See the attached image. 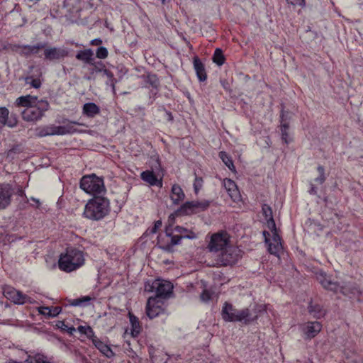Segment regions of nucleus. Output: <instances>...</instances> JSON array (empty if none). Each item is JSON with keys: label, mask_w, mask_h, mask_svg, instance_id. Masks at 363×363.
Instances as JSON below:
<instances>
[{"label": "nucleus", "mask_w": 363, "mask_h": 363, "mask_svg": "<svg viewBox=\"0 0 363 363\" xmlns=\"http://www.w3.org/2000/svg\"><path fill=\"white\" fill-rule=\"evenodd\" d=\"M15 104L18 107L24 108L21 112L22 118L31 123L40 121L50 107L47 100L39 99L29 94L17 98Z\"/></svg>", "instance_id": "f257e3e1"}, {"label": "nucleus", "mask_w": 363, "mask_h": 363, "mask_svg": "<svg viewBox=\"0 0 363 363\" xmlns=\"http://www.w3.org/2000/svg\"><path fill=\"white\" fill-rule=\"evenodd\" d=\"M84 256L82 251L69 248L67 249L65 253L60 255L58 266L62 271L71 272L84 265Z\"/></svg>", "instance_id": "f03ea898"}, {"label": "nucleus", "mask_w": 363, "mask_h": 363, "mask_svg": "<svg viewBox=\"0 0 363 363\" xmlns=\"http://www.w3.org/2000/svg\"><path fill=\"white\" fill-rule=\"evenodd\" d=\"M108 211V200L104 197L95 196L86 203L83 214L86 218L98 220L104 218Z\"/></svg>", "instance_id": "7ed1b4c3"}, {"label": "nucleus", "mask_w": 363, "mask_h": 363, "mask_svg": "<svg viewBox=\"0 0 363 363\" xmlns=\"http://www.w3.org/2000/svg\"><path fill=\"white\" fill-rule=\"evenodd\" d=\"M63 125H55L50 124L47 125L40 126L35 129L36 135L40 138L52 136V135H64L73 134L77 132L75 128L76 125H82V124L77 121H70L68 120L63 121Z\"/></svg>", "instance_id": "20e7f679"}, {"label": "nucleus", "mask_w": 363, "mask_h": 363, "mask_svg": "<svg viewBox=\"0 0 363 363\" xmlns=\"http://www.w3.org/2000/svg\"><path fill=\"white\" fill-rule=\"evenodd\" d=\"M80 188L89 194H98L105 191L102 178L92 174L84 176L80 181Z\"/></svg>", "instance_id": "39448f33"}, {"label": "nucleus", "mask_w": 363, "mask_h": 363, "mask_svg": "<svg viewBox=\"0 0 363 363\" xmlns=\"http://www.w3.org/2000/svg\"><path fill=\"white\" fill-rule=\"evenodd\" d=\"M242 257V251L236 246L228 245L218 256V264L227 266L235 264Z\"/></svg>", "instance_id": "423d86ee"}, {"label": "nucleus", "mask_w": 363, "mask_h": 363, "mask_svg": "<svg viewBox=\"0 0 363 363\" xmlns=\"http://www.w3.org/2000/svg\"><path fill=\"white\" fill-rule=\"evenodd\" d=\"M272 237L270 238V233L267 231L263 232V236L264 237L265 243L267 245V249L270 254L274 255L278 258L284 252V247L281 242V237L277 233V230H271Z\"/></svg>", "instance_id": "0eeeda50"}, {"label": "nucleus", "mask_w": 363, "mask_h": 363, "mask_svg": "<svg viewBox=\"0 0 363 363\" xmlns=\"http://www.w3.org/2000/svg\"><path fill=\"white\" fill-rule=\"evenodd\" d=\"M230 235L226 232H218L211 236L208 248L211 252H222L230 243Z\"/></svg>", "instance_id": "6e6552de"}, {"label": "nucleus", "mask_w": 363, "mask_h": 363, "mask_svg": "<svg viewBox=\"0 0 363 363\" xmlns=\"http://www.w3.org/2000/svg\"><path fill=\"white\" fill-rule=\"evenodd\" d=\"M315 278L325 289L332 291L335 293L340 291L343 294L347 295L346 289L344 287H340L339 284L333 281L331 276L324 271H317L315 272Z\"/></svg>", "instance_id": "1a4fd4ad"}, {"label": "nucleus", "mask_w": 363, "mask_h": 363, "mask_svg": "<svg viewBox=\"0 0 363 363\" xmlns=\"http://www.w3.org/2000/svg\"><path fill=\"white\" fill-rule=\"evenodd\" d=\"M172 284L165 280L156 279L152 281V284H145V290L150 292L155 291L156 293L155 297L157 298L167 296L172 293Z\"/></svg>", "instance_id": "9d476101"}, {"label": "nucleus", "mask_w": 363, "mask_h": 363, "mask_svg": "<svg viewBox=\"0 0 363 363\" xmlns=\"http://www.w3.org/2000/svg\"><path fill=\"white\" fill-rule=\"evenodd\" d=\"M210 206V201L207 200L193 201L184 203L179 208V212L190 215L206 210Z\"/></svg>", "instance_id": "9b49d317"}, {"label": "nucleus", "mask_w": 363, "mask_h": 363, "mask_svg": "<svg viewBox=\"0 0 363 363\" xmlns=\"http://www.w3.org/2000/svg\"><path fill=\"white\" fill-rule=\"evenodd\" d=\"M3 294L6 298L11 300L16 304L33 303L30 297L9 286H6L3 288Z\"/></svg>", "instance_id": "f8f14e48"}, {"label": "nucleus", "mask_w": 363, "mask_h": 363, "mask_svg": "<svg viewBox=\"0 0 363 363\" xmlns=\"http://www.w3.org/2000/svg\"><path fill=\"white\" fill-rule=\"evenodd\" d=\"M164 311V302L157 297L148 298L146 304V315L150 319H153Z\"/></svg>", "instance_id": "ddd939ff"}, {"label": "nucleus", "mask_w": 363, "mask_h": 363, "mask_svg": "<svg viewBox=\"0 0 363 363\" xmlns=\"http://www.w3.org/2000/svg\"><path fill=\"white\" fill-rule=\"evenodd\" d=\"M14 192V189L11 184H0V209H5L11 204Z\"/></svg>", "instance_id": "4468645a"}, {"label": "nucleus", "mask_w": 363, "mask_h": 363, "mask_svg": "<svg viewBox=\"0 0 363 363\" xmlns=\"http://www.w3.org/2000/svg\"><path fill=\"white\" fill-rule=\"evenodd\" d=\"M322 329V325L320 322L313 321L307 322L302 325V332L305 339L311 340L315 337Z\"/></svg>", "instance_id": "2eb2a0df"}, {"label": "nucleus", "mask_w": 363, "mask_h": 363, "mask_svg": "<svg viewBox=\"0 0 363 363\" xmlns=\"http://www.w3.org/2000/svg\"><path fill=\"white\" fill-rule=\"evenodd\" d=\"M44 48L45 45L41 43L35 45H15L13 47V50L17 52L21 55L28 57L31 55L38 53L39 50Z\"/></svg>", "instance_id": "dca6fc26"}, {"label": "nucleus", "mask_w": 363, "mask_h": 363, "mask_svg": "<svg viewBox=\"0 0 363 363\" xmlns=\"http://www.w3.org/2000/svg\"><path fill=\"white\" fill-rule=\"evenodd\" d=\"M223 185L233 201H239L240 200L241 195L234 181L230 179H224L223 180Z\"/></svg>", "instance_id": "f3484780"}, {"label": "nucleus", "mask_w": 363, "mask_h": 363, "mask_svg": "<svg viewBox=\"0 0 363 363\" xmlns=\"http://www.w3.org/2000/svg\"><path fill=\"white\" fill-rule=\"evenodd\" d=\"M17 123L18 120L15 115H11L9 118V109L6 107H0V125L13 128Z\"/></svg>", "instance_id": "a211bd4d"}, {"label": "nucleus", "mask_w": 363, "mask_h": 363, "mask_svg": "<svg viewBox=\"0 0 363 363\" xmlns=\"http://www.w3.org/2000/svg\"><path fill=\"white\" fill-rule=\"evenodd\" d=\"M238 311L231 304L225 302L222 308V318L226 322H237Z\"/></svg>", "instance_id": "6ab92c4d"}, {"label": "nucleus", "mask_w": 363, "mask_h": 363, "mask_svg": "<svg viewBox=\"0 0 363 363\" xmlns=\"http://www.w3.org/2000/svg\"><path fill=\"white\" fill-rule=\"evenodd\" d=\"M45 59L48 60H59L67 55L65 50L57 48H48L44 50Z\"/></svg>", "instance_id": "aec40b11"}, {"label": "nucleus", "mask_w": 363, "mask_h": 363, "mask_svg": "<svg viewBox=\"0 0 363 363\" xmlns=\"http://www.w3.org/2000/svg\"><path fill=\"white\" fill-rule=\"evenodd\" d=\"M196 238V235L194 232H190L189 234L184 235H172V236H171L170 244H167V245H162V246H160V248H162L166 251H171L172 247L174 245H178L182 238L195 239Z\"/></svg>", "instance_id": "412c9836"}, {"label": "nucleus", "mask_w": 363, "mask_h": 363, "mask_svg": "<svg viewBox=\"0 0 363 363\" xmlns=\"http://www.w3.org/2000/svg\"><path fill=\"white\" fill-rule=\"evenodd\" d=\"M141 179L149 184L150 186H162V182L161 179H158L152 171H144L140 174Z\"/></svg>", "instance_id": "4be33fe9"}, {"label": "nucleus", "mask_w": 363, "mask_h": 363, "mask_svg": "<svg viewBox=\"0 0 363 363\" xmlns=\"http://www.w3.org/2000/svg\"><path fill=\"white\" fill-rule=\"evenodd\" d=\"M262 213L267 221V226L270 230H275L276 224L273 218L272 210V208L267 205L264 204L262 208Z\"/></svg>", "instance_id": "5701e85b"}, {"label": "nucleus", "mask_w": 363, "mask_h": 363, "mask_svg": "<svg viewBox=\"0 0 363 363\" xmlns=\"http://www.w3.org/2000/svg\"><path fill=\"white\" fill-rule=\"evenodd\" d=\"M257 319V314L252 315L249 308L239 310L237 322L249 323Z\"/></svg>", "instance_id": "b1692460"}, {"label": "nucleus", "mask_w": 363, "mask_h": 363, "mask_svg": "<svg viewBox=\"0 0 363 363\" xmlns=\"http://www.w3.org/2000/svg\"><path fill=\"white\" fill-rule=\"evenodd\" d=\"M194 67L196 71L197 77L200 82H204L206 80L207 75L205 70L204 65L201 62V60L195 57L194 58Z\"/></svg>", "instance_id": "393cba45"}, {"label": "nucleus", "mask_w": 363, "mask_h": 363, "mask_svg": "<svg viewBox=\"0 0 363 363\" xmlns=\"http://www.w3.org/2000/svg\"><path fill=\"white\" fill-rule=\"evenodd\" d=\"M184 193L178 184H174L172 187L171 199L174 203L178 204L184 199Z\"/></svg>", "instance_id": "a878e982"}, {"label": "nucleus", "mask_w": 363, "mask_h": 363, "mask_svg": "<svg viewBox=\"0 0 363 363\" xmlns=\"http://www.w3.org/2000/svg\"><path fill=\"white\" fill-rule=\"evenodd\" d=\"M99 112V107L94 103H86L83 106V113L88 117L93 118Z\"/></svg>", "instance_id": "bb28decb"}, {"label": "nucleus", "mask_w": 363, "mask_h": 363, "mask_svg": "<svg viewBox=\"0 0 363 363\" xmlns=\"http://www.w3.org/2000/svg\"><path fill=\"white\" fill-rule=\"evenodd\" d=\"M62 311V308L60 307H46L42 306L38 308V312L49 318H54L59 315Z\"/></svg>", "instance_id": "cd10ccee"}, {"label": "nucleus", "mask_w": 363, "mask_h": 363, "mask_svg": "<svg viewBox=\"0 0 363 363\" xmlns=\"http://www.w3.org/2000/svg\"><path fill=\"white\" fill-rule=\"evenodd\" d=\"M93 343L99 350L107 357H111L113 353L111 348L99 339H93Z\"/></svg>", "instance_id": "c85d7f7f"}, {"label": "nucleus", "mask_w": 363, "mask_h": 363, "mask_svg": "<svg viewBox=\"0 0 363 363\" xmlns=\"http://www.w3.org/2000/svg\"><path fill=\"white\" fill-rule=\"evenodd\" d=\"M130 323L131 325V335L133 337L137 336L141 330V327L138 318L131 313H128Z\"/></svg>", "instance_id": "c756f323"}, {"label": "nucleus", "mask_w": 363, "mask_h": 363, "mask_svg": "<svg viewBox=\"0 0 363 363\" xmlns=\"http://www.w3.org/2000/svg\"><path fill=\"white\" fill-rule=\"evenodd\" d=\"M93 52L90 49L81 50L79 51L77 55V59L82 60L88 64H92L93 60Z\"/></svg>", "instance_id": "7c9ffc66"}, {"label": "nucleus", "mask_w": 363, "mask_h": 363, "mask_svg": "<svg viewBox=\"0 0 363 363\" xmlns=\"http://www.w3.org/2000/svg\"><path fill=\"white\" fill-rule=\"evenodd\" d=\"M26 362V363H51L48 357L42 354L29 355Z\"/></svg>", "instance_id": "2f4dec72"}, {"label": "nucleus", "mask_w": 363, "mask_h": 363, "mask_svg": "<svg viewBox=\"0 0 363 363\" xmlns=\"http://www.w3.org/2000/svg\"><path fill=\"white\" fill-rule=\"evenodd\" d=\"M219 157L224 162V164L229 168V169L233 172H235V167L234 166L233 162L231 157L225 152H220L219 153Z\"/></svg>", "instance_id": "473e14b6"}, {"label": "nucleus", "mask_w": 363, "mask_h": 363, "mask_svg": "<svg viewBox=\"0 0 363 363\" xmlns=\"http://www.w3.org/2000/svg\"><path fill=\"white\" fill-rule=\"evenodd\" d=\"M213 61L214 63L218 65V66H221L225 62V57L223 54V51L220 48H216L213 56Z\"/></svg>", "instance_id": "72a5a7b5"}, {"label": "nucleus", "mask_w": 363, "mask_h": 363, "mask_svg": "<svg viewBox=\"0 0 363 363\" xmlns=\"http://www.w3.org/2000/svg\"><path fill=\"white\" fill-rule=\"evenodd\" d=\"M317 169L319 172V177L315 179V182L322 184L325 180V169L323 166H318Z\"/></svg>", "instance_id": "f704fd0d"}, {"label": "nucleus", "mask_w": 363, "mask_h": 363, "mask_svg": "<svg viewBox=\"0 0 363 363\" xmlns=\"http://www.w3.org/2000/svg\"><path fill=\"white\" fill-rule=\"evenodd\" d=\"M77 330L82 333L84 334L87 336H91L93 335V330L89 326H82L80 325L77 328Z\"/></svg>", "instance_id": "c9c22d12"}, {"label": "nucleus", "mask_w": 363, "mask_h": 363, "mask_svg": "<svg viewBox=\"0 0 363 363\" xmlns=\"http://www.w3.org/2000/svg\"><path fill=\"white\" fill-rule=\"evenodd\" d=\"M96 57L100 59H105L108 56V50L104 47H99L96 50Z\"/></svg>", "instance_id": "e433bc0d"}, {"label": "nucleus", "mask_w": 363, "mask_h": 363, "mask_svg": "<svg viewBox=\"0 0 363 363\" xmlns=\"http://www.w3.org/2000/svg\"><path fill=\"white\" fill-rule=\"evenodd\" d=\"M267 311V306L264 304L256 305L254 308V312L252 315L257 314V317L259 314L265 313Z\"/></svg>", "instance_id": "4c0bfd02"}, {"label": "nucleus", "mask_w": 363, "mask_h": 363, "mask_svg": "<svg viewBox=\"0 0 363 363\" xmlns=\"http://www.w3.org/2000/svg\"><path fill=\"white\" fill-rule=\"evenodd\" d=\"M96 71L97 72H103V74L104 76H106L110 81H111V84L114 86V82H113V74L110 72L108 71V69H96Z\"/></svg>", "instance_id": "58836bf2"}, {"label": "nucleus", "mask_w": 363, "mask_h": 363, "mask_svg": "<svg viewBox=\"0 0 363 363\" xmlns=\"http://www.w3.org/2000/svg\"><path fill=\"white\" fill-rule=\"evenodd\" d=\"M27 84H30L33 87L38 89L41 86V82L39 79H33L30 77L26 79Z\"/></svg>", "instance_id": "ea45409f"}, {"label": "nucleus", "mask_w": 363, "mask_h": 363, "mask_svg": "<svg viewBox=\"0 0 363 363\" xmlns=\"http://www.w3.org/2000/svg\"><path fill=\"white\" fill-rule=\"evenodd\" d=\"M317 307L318 306H310V307L308 308V311H309V313L311 314H312L314 318H319L320 316H322L323 315V313H322L320 311V310H319L318 312H316L315 311V308H317Z\"/></svg>", "instance_id": "a19ab883"}, {"label": "nucleus", "mask_w": 363, "mask_h": 363, "mask_svg": "<svg viewBox=\"0 0 363 363\" xmlns=\"http://www.w3.org/2000/svg\"><path fill=\"white\" fill-rule=\"evenodd\" d=\"M211 298V294L207 291L204 290L201 294V299L203 302H207Z\"/></svg>", "instance_id": "79ce46f5"}, {"label": "nucleus", "mask_w": 363, "mask_h": 363, "mask_svg": "<svg viewBox=\"0 0 363 363\" xmlns=\"http://www.w3.org/2000/svg\"><path fill=\"white\" fill-rule=\"evenodd\" d=\"M288 4H290L293 6H299L301 7L305 6L306 2L305 0H286Z\"/></svg>", "instance_id": "37998d69"}, {"label": "nucleus", "mask_w": 363, "mask_h": 363, "mask_svg": "<svg viewBox=\"0 0 363 363\" xmlns=\"http://www.w3.org/2000/svg\"><path fill=\"white\" fill-rule=\"evenodd\" d=\"M175 230L180 234L179 235H187L189 234V233L191 232L188 230L186 228L182 226H177L175 228Z\"/></svg>", "instance_id": "c03bdc74"}, {"label": "nucleus", "mask_w": 363, "mask_h": 363, "mask_svg": "<svg viewBox=\"0 0 363 363\" xmlns=\"http://www.w3.org/2000/svg\"><path fill=\"white\" fill-rule=\"evenodd\" d=\"M201 184H202V179L196 177L195 182L194 184V186L195 191L196 193L199 191V189L201 188Z\"/></svg>", "instance_id": "a18cd8bd"}, {"label": "nucleus", "mask_w": 363, "mask_h": 363, "mask_svg": "<svg viewBox=\"0 0 363 363\" xmlns=\"http://www.w3.org/2000/svg\"><path fill=\"white\" fill-rule=\"evenodd\" d=\"M162 226V221L161 220H157L155 224H154V226L152 227V228L151 230H150V233L152 234H154L155 233L157 230Z\"/></svg>", "instance_id": "49530a36"}, {"label": "nucleus", "mask_w": 363, "mask_h": 363, "mask_svg": "<svg viewBox=\"0 0 363 363\" xmlns=\"http://www.w3.org/2000/svg\"><path fill=\"white\" fill-rule=\"evenodd\" d=\"M281 137L282 140L285 142V143H288V138H289V133L288 130L285 129H281Z\"/></svg>", "instance_id": "de8ad7c7"}, {"label": "nucleus", "mask_w": 363, "mask_h": 363, "mask_svg": "<svg viewBox=\"0 0 363 363\" xmlns=\"http://www.w3.org/2000/svg\"><path fill=\"white\" fill-rule=\"evenodd\" d=\"M90 299L91 298L89 296H85V297H84L82 298L77 299L75 301V303H74V305H75V306L80 305L82 302H84V301H90Z\"/></svg>", "instance_id": "09e8293b"}, {"label": "nucleus", "mask_w": 363, "mask_h": 363, "mask_svg": "<svg viewBox=\"0 0 363 363\" xmlns=\"http://www.w3.org/2000/svg\"><path fill=\"white\" fill-rule=\"evenodd\" d=\"M284 112L282 111L281 113V119H282V121H284ZM289 124L287 123H281V129H285V130H289Z\"/></svg>", "instance_id": "8fccbe9b"}, {"label": "nucleus", "mask_w": 363, "mask_h": 363, "mask_svg": "<svg viewBox=\"0 0 363 363\" xmlns=\"http://www.w3.org/2000/svg\"><path fill=\"white\" fill-rule=\"evenodd\" d=\"M102 43V40L100 38H96L91 40V44L93 45H99Z\"/></svg>", "instance_id": "3c124183"}, {"label": "nucleus", "mask_w": 363, "mask_h": 363, "mask_svg": "<svg viewBox=\"0 0 363 363\" xmlns=\"http://www.w3.org/2000/svg\"><path fill=\"white\" fill-rule=\"evenodd\" d=\"M57 325L59 328H63L64 330H65L66 328H67V326L65 325V324L63 322H62V321H60L59 323Z\"/></svg>", "instance_id": "603ef678"}, {"label": "nucleus", "mask_w": 363, "mask_h": 363, "mask_svg": "<svg viewBox=\"0 0 363 363\" xmlns=\"http://www.w3.org/2000/svg\"><path fill=\"white\" fill-rule=\"evenodd\" d=\"M65 330H67V332H68L69 333H70V334H72V333H73V332H74V331H75V328H73V327H67V328H66V329H65Z\"/></svg>", "instance_id": "864d4df0"}, {"label": "nucleus", "mask_w": 363, "mask_h": 363, "mask_svg": "<svg viewBox=\"0 0 363 363\" xmlns=\"http://www.w3.org/2000/svg\"><path fill=\"white\" fill-rule=\"evenodd\" d=\"M31 199L37 203L38 207L40 206V201L38 199L31 198Z\"/></svg>", "instance_id": "5fc2aeb1"}, {"label": "nucleus", "mask_w": 363, "mask_h": 363, "mask_svg": "<svg viewBox=\"0 0 363 363\" xmlns=\"http://www.w3.org/2000/svg\"><path fill=\"white\" fill-rule=\"evenodd\" d=\"M311 193H313V194H315L316 193V191H315V187L312 186L311 187V189L310 191Z\"/></svg>", "instance_id": "6e6d98bb"}, {"label": "nucleus", "mask_w": 363, "mask_h": 363, "mask_svg": "<svg viewBox=\"0 0 363 363\" xmlns=\"http://www.w3.org/2000/svg\"><path fill=\"white\" fill-rule=\"evenodd\" d=\"M355 291H354L353 293L355 294V293H359V291L357 289H354Z\"/></svg>", "instance_id": "4d7b16f0"}, {"label": "nucleus", "mask_w": 363, "mask_h": 363, "mask_svg": "<svg viewBox=\"0 0 363 363\" xmlns=\"http://www.w3.org/2000/svg\"><path fill=\"white\" fill-rule=\"evenodd\" d=\"M166 235H167V236H169V237L171 236V235H170L169 233H168L167 230L166 231Z\"/></svg>", "instance_id": "13d9d810"}, {"label": "nucleus", "mask_w": 363, "mask_h": 363, "mask_svg": "<svg viewBox=\"0 0 363 363\" xmlns=\"http://www.w3.org/2000/svg\"><path fill=\"white\" fill-rule=\"evenodd\" d=\"M161 1H162V4H163L165 3V0H161Z\"/></svg>", "instance_id": "bf43d9fd"}]
</instances>
